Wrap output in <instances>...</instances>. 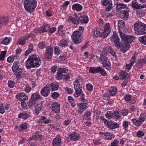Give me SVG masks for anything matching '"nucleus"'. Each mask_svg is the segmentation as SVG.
<instances>
[{"label":"nucleus","mask_w":146,"mask_h":146,"mask_svg":"<svg viewBox=\"0 0 146 146\" xmlns=\"http://www.w3.org/2000/svg\"><path fill=\"white\" fill-rule=\"evenodd\" d=\"M22 3H23L25 9L29 13L34 11L37 5L35 0H22Z\"/></svg>","instance_id":"2"},{"label":"nucleus","mask_w":146,"mask_h":146,"mask_svg":"<svg viewBox=\"0 0 146 146\" xmlns=\"http://www.w3.org/2000/svg\"><path fill=\"white\" fill-rule=\"evenodd\" d=\"M51 96L53 98L56 99L59 97L60 94L59 93L55 92L52 93Z\"/></svg>","instance_id":"51"},{"label":"nucleus","mask_w":146,"mask_h":146,"mask_svg":"<svg viewBox=\"0 0 146 146\" xmlns=\"http://www.w3.org/2000/svg\"><path fill=\"white\" fill-rule=\"evenodd\" d=\"M132 7L134 8H135L136 9H139V5L137 4V2L136 0H135L134 1L132 2L131 4Z\"/></svg>","instance_id":"44"},{"label":"nucleus","mask_w":146,"mask_h":146,"mask_svg":"<svg viewBox=\"0 0 146 146\" xmlns=\"http://www.w3.org/2000/svg\"><path fill=\"white\" fill-rule=\"evenodd\" d=\"M53 53V50L52 46H47L44 55L45 58L48 60L51 59Z\"/></svg>","instance_id":"7"},{"label":"nucleus","mask_w":146,"mask_h":146,"mask_svg":"<svg viewBox=\"0 0 146 146\" xmlns=\"http://www.w3.org/2000/svg\"><path fill=\"white\" fill-rule=\"evenodd\" d=\"M15 55H12L8 57L7 59V62H12L14 61Z\"/></svg>","instance_id":"52"},{"label":"nucleus","mask_w":146,"mask_h":146,"mask_svg":"<svg viewBox=\"0 0 146 146\" xmlns=\"http://www.w3.org/2000/svg\"><path fill=\"white\" fill-rule=\"evenodd\" d=\"M29 117V115L26 112H23L20 113L18 115V117L19 118H22L26 120Z\"/></svg>","instance_id":"27"},{"label":"nucleus","mask_w":146,"mask_h":146,"mask_svg":"<svg viewBox=\"0 0 146 146\" xmlns=\"http://www.w3.org/2000/svg\"><path fill=\"white\" fill-rule=\"evenodd\" d=\"M139 40L141 43L146 45V35H144L139 38Z\"/></svg>","instance_id":"34"},{"label":"nucleus","mask_w":146,"mask_h":146,"mask_svg":"<svg viewBox=\"0 0 146 146\" xmlns=\"http://www.w3.org/2000/svg\"><path fill=\"white\" fill-rule=\"evenodd\" d=\"M49 85L50 89L51 88L52 91H55L57 90L59 87V85L56 84L52 83L48 85Z\"/></svg>","instance_id":"32"},{"label":"nucleus","mask_w":146,"mask_h":146,"mask_svg":"<svg viewBox=\"0 0 146 146\" xmlns=\"http://www.w3.org/2000/svg\"><path fill=\"white\" fill-rule=\"evenodd\" d=\"M116 46L117 48H119L120 47V46ZM130 48V46H121L120 50L121 52H123V53H125Z\"/></svg>","instance_id":"33"},{"label":"nucleus","mask_w":146,"mask_h":146,"mask_svg":"<svg viewBox=\"0 0 146 146\" xmlns=\"http://www.w3.org/2000/svg\"><path fill=\"white\" fill-rule=\"evenodd\" d=\"M28 124L27 123H25L21 124L19 126V128L20 129L19 130H21V129H26L27 128Z\"/></svg>","instance_id":"43"},{"label":"nucleus","mask_w":146,"mask_h":146,"mask_svg":"<svg viewBox=\"0 0 146 146\" xmlns=\"http://www.w3.org/2000/svg\"><path fill=\"white\" fill-rule=\"evenodd\" d=\"M100 60L101 64H102L103 67H105L106 69L109 70L111 68V63L107 57L103 54L100 55Z\"/></svg>","instance_id":"6"},{"label":"nucleus","mask_w":146,"mask_h":146,"mask_svg":"<svg viewBox=\"0 0 146 146\" xmlns=\"http://www.w3.org/2000/svg\"><path fill=\"white\" fill-rule=\"evenodd\" d=\"M100 67H90L89 68V72L93 74L99 73Z\"/></svg>","instance_id":"22"},{"label":"nucleus","mask_w":146,"mask_h":146,"mask_svg":"<svg viewBox=\"0 0 146 146\" xmlns=\"http://www.w3.org/2000/svg\"><path fill=\"white\" fill-rule=\"evenodd\" d=\"M117 89L115 87H111L108 91L106 92L107 95L109 94L110 96H113L115 95L117 92Z\"/></svg>","instance_id":"16"},{"label":"nucleus","mask_w":146,"mask_h":146,"mask_svg":"<svg viewBox=\"0 0 146 146\" xmlns=\"http://www.w3.org/2000/svg\"><path fill=\"white\" fill-rule=\"evenodd\" d=\"M82 7L81 5L78 3L73 4L72 6V9L77 11H80L82 10Z\"/></svg>","instance_id":"21"},{"label":"nucleus","mask_w":146,"mask_h":146,"mask_svg":"<svg viewBox=\"0 0 146 146\" xmlns=\"http://www.w3.org/2000/svg\"><path fill=\"white\" fill-rule=\"evenodd\" d=\"M52 144L54 146H61L60 138L56 137L53 140Z\"/></svg>","instance_id":"24"},{"label":"nucleus","mask_w":146,"mask_h":146,"mask_svg":"<svg viewBox=\"0 0 146 146\" xmlns=\"http://www.w3.org/2000/svg\"><path fill=\"white\" fill-rule=\"evenodd\" d=\"M74 88L76 91L75 94H74V96L75 97H77L80 96L82 93V87L80 84L77 82H74Z\"/></svg>","instance_id":"8"},{"label":"nucleus","mask_w":146,"mask_h":146,"mask_svg":"<svg viewBox=\"0 0 146 146\" xmlns=\"http://www.w3.org/2000/svg\"><path fill=\"white\" fill-rule=\"evenodd\" d=\"M136 58L135 55H133L130 60V63L132 65H133V64L136 62Z\"/></svg>","instance_id":"59"},{"label":"nucleus","mask_w":146,"mask_h":146,"mask_svg":"<svg viewBox=\"0 0 146 146\" xmlns=\"http://www.w3.org/2000/svg\"><path fill=\"white\" fill-rule=\"evenodd\" d=\"M19 62L16 61L14 62L13 65L12 67V69L14 73H21V69L19 67Z\"/></svg>","instance_id":"11"},{"label":"nucleus","mask_w":146,"mask_h":146,"mask_svg":"<svg viewBox=\"0 0 146 146\" xmlns=\"http://www.w3.org/2000/svg\"><path fill=\"white\" fill-rule=\"evenodd\" d=\"M25 40L24 39V38H21L19 39L18 41V44L19 45H22L24 44L25 43Z\"/></svg>","instance_id":"57"},{"label":"nucleus","mask_w":146,"mask_h":146,"mask_svg":"<svg viewBox=\"0 0 146 146\" xmlns=\"http://www.w3.org/2000/svg\"><path fill=\"white\" fill-rule=\"evenodd\" d=\"M106 125L109 128L113 129L119 127V125L117 123L108 121Z\"/></svg>","instance_id":"12"},{"label":"nucleus","mask_w":146,"mask_h":146,"mask_svg":"<svg viewBox=\"0 0 146 146\" xmlns=\"http://www.w3.org/2000/svg\"><path fill=\"white\" fill-rule=\"evenodd\" d=\"M124 99L127 101H129L131 99V95L129 94H126L124 97Z\"/></svg>","instance_id":"62"},{"label":"nucleus","mask_w":146,"mask_h":146,"mask_svg":"<svg viewBox=\"0 0 146 146\" xmlns=\"http://www.w3.org/2000/svg\"><path fill=\"white\" fill-rule=\"evenodd\" d=\"M60 105L57 102H54L52 103V110L55 113H58L60 111Z\"/></svg>","instance_id":"13"},{"label":"nucleus","mask_w":146,"mask_h":146,"mask_svg":"<svg viewBox=\"0 0 146 146\" xmlns=\"http://www.w3.org/2000/svg\"><path fill=\"white\" fill-rule=\"evenodd\" d=\"M8 85L9 87L11 88H13L14 87L15 82L14 81L12 80H9L8 82Z\"/></svg>","instance_id":"48"},{"label":"nucleus","mask_w":146,"mask_h":146,"mask_svg":"<svg viewBox=\"0 0 146 146\" xmlns=\"http://www.w3.org/2000/svg\"><path fill=\"white\" fill-rule=\"evenodd\" d=\"M111 47L110 46H105L103 49L102 52H105L106 54H107L109 53Z\"/></svg>","instance_id":"40"},{"label":"nucleus","mask_w":146,"mask_h":146,"mask_svg":"<svg viewBox=\"0 0 146 146\" xmlns=\"http://www.w3.org/2000/svg\"><path fill=\"white\" fill-rule=\"evenodd\" d=\"M7 51H3L1 52V54H0V60H3L6 55Z\"/></svg>","instance_id":"49"},{"label":"nucleus","mask_w":146,"mask_h":146,"mask_svg":"<svg viewBox=\"0 0 146 146\" xmlns=\"http://www.w3.org/2000/svg\"><path fill=\"white\" fill-rule=\"evenodd\" d=\"M49 26L48 25H46L42 27L41 32H45L47 31H49Z\"/></svg>","instance_id":"41"},{"label":"nucleus","mask_w":146,"mask_h":146,"mask_svg":"<svg viewBox=\"0 0 146 146\" xmlns=\"http://www.w3.org/2000/svg\"><path fill=\"white\" fill-rule=\"evenodd\" d=\"M145 12L143 11L138 10L137 11L136 13L139 17L143 16L144 15Z\"/></svg>","instance_id":"55"},{"label":"nucleus","mask_w":146,"mask_h":146,"mask_svg":"<svg viewBox=\"0 0 146 146\" xmlns=\"http://www.w3.org/2000/svg\"><path fill=\"white\" fill-rule=\"evenodd\" d=\"M42 97L39 93H34L31 95V98L33 100L36 102L38 99H40Z\"/></svg>","instance_id":"28"},{"label":"nucleus","mask_w":146,"mask_h":146,"mask_svg":"<svg viewBox=\"0 0 146 146\" xmlns=\"http://www.w3.org/2000/svg\"><path fill=\"white\" fill-rule=\"evenodd\" d=\"M100 69L99 70V73H100L102 76H104L106 75V73L104 69H103L101 67H100Z\"/></svg>","instance_id":"50"},{"label":"nucleus","mask_w":146,"mask_h":146,"mask_svg":"<svg viewBox=\"0 0 146 146\" xmlns=\"http://www.w3.org/2000/svg\"><path fill=\"white\" fill-rule=\"evenodd\" d=\"M99 29L98 28H95L93 30L92 35L94 37L96 38L98 36L101 37L102 33L99 31Z\"/></svg>","instance_id":"18"},{"label":"nucleus","mask_w":146,"mask_h":146,"mask_svg":"<svg viewBox=\"0 0 146 146\" xmlns=\"http://www.w3.org/2000/svg\"><path fill=\"white\" fill-rule=\"evenodd\" d=\"M124 8L128 9L127 7L125 5L122 3H117L116 7V9L117 11H121Z\"/></svg>","instance_id":"19"},{"label":"nucleus","mask_w":146,"mask_h":146,"mask_svg":"<svg viewBox=\"0 0 146 146\" xmlns=\"http://www.w3.org/2000/svg\"><path fill=\"white\" fill-rule=\"evenodd\" d=\"M49 86L46 85L41 90L40 93L42 96L47 97L49 95L50 91Z\"/></svg>","instance_id":"10"},{"label":"nucleus","mask_w":146,"mask_h":146,"mask_svg":"<svg viewBox=\"0 0 146 146\" xmlns=\"http://www.w3.org/2000/svg\"><path fill=\"white\" fill-rule=\"evenodd\" d=\"M11 40V37H5L0 40V44L5 45L8 44Z\"/></svg>","instance_id":"17"},{"label":"nucleus","mask_w":146,"mask_h":146,"mask_svg":"<svg viewBox=\"0 0 146 146\" xmlns=\"http://www.w3.org/2000/svg\"><path fill=\"white\" fill-rule=\"evenodd\" d=\"M70 137V139L73 141L77 140L80 138L79 134L75 132H73L71 134Z\"/></svg>","instance_id":"23"},{"label":"nucleus","mask_w":146,"mask_h":146,"mask_svg":"<svg viewBox=\"0 0 146 146\" xmlns=\"http://www.w3.org/2000/svg\"><path fill=\"white\" fill-rule=\"evenodd\" d=\"M110 54H111L113 57L115 58V60H117V56L115 52L112 48H111L109 52Z\"/></svg>","instance_id":"47"},{"label":"nucleus","mask_w":146,"mask_h":146,"mask_svg":"<svg viewBox=\"0 0 146 146\" xmlns=\"http://www.w3.org/2000/svg\"><path fill=\"white\" fill-rule=\"evenodd\" d=\"M113 4L112 3V4H110L108 5V6L106 8V10L107 11H110L111 9L113 8V7L112 6Z\"/></svg>","instance_id":"60"},{"label":"nucleus","mask_w":146,"mask_h":146,"mask_svg":"<svg viewBox=\"0 0 146 146\" xmlns=\"http://www.w3.org/2000/svg\"><path fill=\"white\" fill-rule=\"evenodd\" d=\"M106 116L108 119H110L114 117L113 113L110 111H108L106 114Z\"/></svg>","instance_id":"37"},{"label":"nucleus","mask_w":146,"mask_h":146,"mask_svg":"<svg viewBox=\"0 0 146 146\" xmlns=\"http://www.w3.org/2000/svg\"><path fill=\"white\" fill-rule=\"evenodd\" d=\"M79 17H77V18H73V21H72V22L74 24H78L79 21Z\"/></svg>","instance_id":"56"},{"label":"nucleus","mask_w":146,"mask_h":146,"mask_svg":"<svg viewBox=\"0 0 146 146\" xmlns=\"http://www.w3.org/2000/svg\"><path fill=\"white\" fill-rule=\"evenodd\" d=\"M132 121L134 124L137 126H140L141 124V122H140L138 120H137L135 119H132Z\"/></svg>","instance_id":"42"},{"label":"nucleus","mask_w":146,"mask_h":146,"mask_svg":"<svg viewBox=\"0 0 146 146\" xmlns=\"http://www.w3.org/2000/svg\"><path fill=\"white\" fill-rule=\"evenodd\" d=\"M120 76L122 77V79H126L129 76V75L128 74L124 71H122L120 72Z\"/></svg>","instance_id":"31"},{"label":"nucleus","mask_w":146,"mask_h":146,"mask_svg":"<svg viewBox=\"0 0 146 146\" xmlns=\"http://www.w3.org/2000/svg\"><path fill=\"white\" fill-rule=\"evenodd\" d=\"M34 136L36 140L42 139L43 137L40 134V132L37 131L35 133Z\"/></svg>","instance_id":"39"},{"label":"nucleus","mask_w":146,"mask_h":146,"mask_svg":"<svg viewBox=\"0 0 146 146\" xmlns=\"http://www.w3.org/2000/svg\"><path fill=\"white\" fill-rule=\"evenodd\" d=\"M41 63L40 58L33 55L29 56L25 63V65L27 69H30L31 68L38 67Z\"/></svg>","instance_id":"1"},{"label":"nucleus","mask_w":146,"mask_h":146,"mask_svg":"<svg viewBox=\"0 0 146 146\" xmlns=\"http://www.w3.org/2000/svg\"><path fill=\"white\" fill-rule=\"evenodd\" d=\"M34 35L33 34L30 33L28 34L27 36H25L24 37V39L26 40H27L29 39L30 38L32 37Z\"/></svg>","instance_id":"63"},{"label":"nucleus","mask_w":146,"mask_h":146,"mask_svg":"<svg viewBox=\"0 0 146 146\" xmlns=\"http://www.w3.org/2000/svg\"><path fill=\"white\" fill-rule=\"evenodd\" d=\"M67 44V42L65 40H62L60 41L59 46H66Z\"/></svg>","instance_id":"58"},{"label":"nucleus","mask_w":146,"mask_h":146,"mask_svg":"<svg viewBox=\"0 0 146 146\" xmlns=\"http://www.w3.org/2000/svg\"><path fill=\"white\" fill-rule=\"evenodd\" d=\"M86 88L87 90L89 91H91L93 89L92 85L90 83L86 85Z\"/></svg>","instance_id":"61"},{"label":"nucleus","mask_w":146,"mask_h":146,"mask_svg":"<svg viewBox=\"0 0 146 146\" xmlns=\"http://www.w3.org/2000/svg\"><path fill=\"white\" fill-rule=\"evenodd\" d=\"M88 108L87 102L81 103L79 107L78 112L81 114L83 111Z\"/></svg>","instance_id":"14"},{"label":"nucleus","mask_w":146,"mask_h":146,"mask_svg":"<svg viewBox=\"0 0 146 146\" xmlns=\"http://www.w3.org/2000/svg\"><path fill=\"white\" fill-rule=\"evenodd\" d=\"M120 36L122 39L121 44L125 46H130L135 39L134 36L132 35H128L121 32L119 33Z\"/></svg>","instance_id":"3"},{"label":"nucleus","mask_w":146,"mask_h":146,"mask_svg":"<svg viewBox=\"0 0 146 146\" xmlns=\"http://www.w3.org/2000/svg\"><path fill=\"white\" fill-rule=\"evenodd\" d=\"M63 76L62 75V73L61 72V71H59L58 70V72L56 74V78L58 80H60L62 79L63 78Z\"/></svg>","instance_id":"35"},{"label":"nucleus","mask_w":146,"mask_h":146,"mask_svg":"<svg viewBox=\"0 0 146 146\" xmlns=\"http://www.w3.org/2000/svg\"><path fill=\"white\" fill-rule=\"evenodd\" d=\"M8 21L9 18L8 17H0V28L3 25H6Z\"/></svg>","instance_id":"15"},{"label":"nucleus","mask_w":146,"mask_h":146,"mask_svg":"<svg viewBox=\"0 0 146 146\" xmlns=\"http://www.w3.org/2000/svg\"><path fill=\"white\" fill-rule=\"evenodd\" d=\"M134 30L135 34L137 35L146 34V25L139 22L133 25Z\"/></svg>","instance_id":"4"},{"label":"nucleus","mask_w":146,"mask_h":146,"mask_svg":"<svg viewBox=\"0 0 146 146\" xmlns=\"http://www.w3.org/2000/svg\"><path fill=\"white\" fill-rule=\"evenodd\" d=\"M5 111L3 105L1 104L0 106V113L1 114H3Z\"/></svg>","instance_id":"64"},{"label":"nucleus","mask_w":146,"mask_h":146,"mask_svg":"<svg viewBox=\"0 0 146 146\" xmlns=\"http://www.w3.org/2000/svg\"><path fill=\"white\" fill-rule=\"evenodd\" d=\"M91 115V113L90 112H88L85 115H84L83 117V119L84 121H87L91 119L90 116Z\"/></svg>","instance_id":"36"},{"label":"nucleus","mask_w":146,"mask_h":146,"mask_svg":"<svg viewBox=\"0 0 146 146\" xmlns=\"http://www.w3.org/2000/svg\"><path fill=\"white\" fill-rule=\"evenodd\" d=\"M129 11H126L124 9L123 10L121 11L120 12L121 14L122 15V16H123V20L125 21L127 20L129 17Z\"/></svg>","instance_id":"20"},{"label":"nucleus","mask_w":146,"mask_h":146,"mask_svg":"<svg viewBox=\"0 0 146 146\" xmlns=\"http://www.w3.org/2000/svg\"><path fill=\"white\" fill-rule=\"evenodd\" d=\"M115 46H120V43L119 42V38L113 39Z\"/></svg>","instance_id":"54"},{"label":"nucleus","mask_w":146,"mask_h":146,"mask_svg":"<svg viewBox=\"0 0 146 146\" xmlns=\"http://www.w3.org/2000/svg\"><path fill=\"white\" fill-rule=\"evenodd\" d=\"M42 106L41 103H38L35 106V112L36 115H38L41 110Z\"/></svg>","instance_id":"25"},{"label":"nucleus","mask_w":146,"mask_h":146,"mask_svg":"<svg viewBox=\"0 0 146 146\" xmlns=\"http://www.w3.org/2000/svg\"><path fill=\"white\" fill-rule=\"evenodd\" d=\"M112 1L110 0H104L102 2V4L104 6H106L108 5L112 4Z\"/></svg>","instance_id":"53"},{"label":"nucleus","mask_w":146,"mask_h":146,"mask_svg":"<svg viewBox=\"0 0 146 146\" xmlns=\"http://www.w3.org/2000/svg\"><path fill=\"white\" fill-rule=\"evenodd\" d=\"M81 33L77 31L73 32L72 36V38L73 42L75 44H78L81 42L82 40V37L81 36Z\"/></svg>","instance_id":"5"},{"label":"nucleus","mask_w":146,"mask_h":146,"mask_svg":"<svg viewBox=\"0 0 146 146\" xmlns=\"http://www.w3.org/2000/svg\"><path fill=\"white\" fill-rule=\"evenodd\" d=\"M88 18L87 16L85 15L83 17H79V21L81 23L86 24L88 23Z\"/></svg>","instance_id":"26"},{"label":"nucleus","mask_w":146,"mask_h":146,"mask_svg":"<svg viewBox=\"0 0 146 146\" xmlns=\"http://www.w3.org/2000/svg\"><path fill=\"white\" fill-rule=\"evenodd\" d=\"M125 25V23L124 21L122 20H119L118 21V27L119 29L120 28H122L124 27Z\"/></svg>","instance_id":"45"},{"label":"nucleus","mask_w":146,"mask_h":146,"mask_svg":"<svg viewBox=\"0 0 146 146\" xmlns=\"http://www.w3.org/2000/svg\"><path fill=\"white\" fill-rule=\"evenodd\" d=\"M33 46H29V49L27 50L25 52V55L27 56L30 53H31L33 50Z\"/></svg>","instance_id":"46"},{"label":"nucleus","mask_w":146,"mask_h":146,"mask_svg":"<svg viewBox=\"0 0 146 146\" xmlns=\"http://www.w3.org/2000/svg\"><path fill=\"white\" fill-rule=\"evenodd\" d=\"M103 134L105 136L106 139L108 140H111L113 137V135L111 133H109L108 132L103 133Z\"/></svg>","instance_id":"29"},{"label":"nucleus","mask_w":146,"mask_h":146,"mask_svg":"<svg viewBox=\"0 0 146 146\" xmlns=\"http://www.w3.org/2000/svg\"><path fill=\"white\" fill-rule=\"evenodd\" d=\"M62 50H60L58 46H56L54 48V53L57 55H59L61 52Z\"/></svg>","instance_id":"38"},{"label":"nucleus","mask_w":146,"mask_h":146,"mask_svg":"<svg viewBox=\"0 0 146 146\" xmlns=\"http://www.w3.org/2000/svg\"><path fill=\"white\" fill-rule=\"evenodd\" d=\"M36 103V102L31 98L29 101L27 102V104L28 107L30 108H32Z\"/></svg>","instance_id":"30"},{"label":"nucleus","mask_w":146,"mask_h":146,"mask_svg":"<svg viewBox=\"0 0 146 146\" xmlns=\"http://www.w3.org/2000/svg\"><path fill=\"white\" fill-rule=\"evenodd\" d=\"M111 29L109 23H106L104 26V31L102 33L101 37L106 38L110 34Z\"/></svg>","instance_id":"9"}]
</instances>
